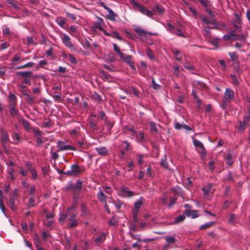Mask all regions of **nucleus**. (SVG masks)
Masks as SVG:
<instances>
[{
    "instance_id": "obj_37",
    "label": "nucleus",
    "mask_w": 250,
    "mask_h": 250,
    "mask_svg": "<svg viewBox=\"0 0 250 250\" xmlns=\"http://www.w3.org/2000/svg\"><path fill=\"white\" fill-rule=\"evenodd\" d=\"M172 33L174 34L177 35L178 36L181 37H185L182 31L180 29H175L174 30L172 31Z\"/></svg>"
},
{
    "instance_id": "obj_2",
    "label": "nucleus",
    "mask_w": 250,
    "mask_h": 250,
    "mask_svg": "<svg viewBox=\"0 0 250 250\" xmlns=\"http://www.w3.org/2000/svg\"><path fill=\"white\" fill-rule=\"evenodd\" d=\"M17 76H21L23 80V83L30 85L31 84V78L33 73L31 71H19L16 72Z\"/></svg>"
},
{
    "instance_id": "obj_7",
    "label": "nucleus",
    "mask_w": 250,
    "mask_h": 250,
    "mask_svg": "<svg viewBox=\"0 0 250 250\" xmlns=\"http://www.w3.org/2000/svg\"><path fill=\"white\" fill-rule=\"evenodd\" d=\"M193 144L194 146L196 148H199L202 150V151L200 152L201 156L202 158H205L206 156L207 153L203 143L197 139H193Z\"/></svg>"
},
{
    "instance_id": "obj_56",
    "label": "nucleus",
    "mask_w": 250,
    "mask_h": 250,
    "mask_svg": "<svg viewBox=\"0 0 250 250\" xmlns=\"http://www.w3.org/2000/svg\"><path fill=\"white\" fill-rule=\"evenodd\" d=\"M201 20L206 24H209V20L206 16H202L200 17Z\"/></svg>"
},
{
    "instance_id": "obj_35",
    "label": "nucleus",
    "mask_w": 250,
    "mask_h": 250,
    "mask_svg": "<svg viewBox=\"0 0 250 250\" xmlns=\"http://www.w3.org/2000/svg\"><path fill=\"white\" fill-rule=\"evenodd\" d=\"M97 197L101 202H105L106 201V196L102 191L98 194Z\"/></svg>"
},
{
    "instance_id": "obj_24",
    "label": "nucleus",
    "mask_w": 250,
    "mask_h": 250,
    "mask_svg": "<svg viewBox=\"0 0 250 250\" xmlns=\"http://www.w3.org/2000/svg\"><path fill=\"white\" fill-rule=\"evenodd\" d=\"M150 130L151 132L157 133L158 132V129L156 126V124L153 122H149Z\"/></svg>"
},
{
    "instance_id": "obj_60",
    "label": "nucleus",
    "mask_w": 250,
    "mask_h": 250,
    "mask_svg": "<svg viewBox=\"0 0 250 250\" xmlns=\"http://www.w3.org/2000/svg\"><path fill=\"white\" fill-rule=\"evenodd\" d=\"M65 14H66V16L68 18H69L73 20H75L76 19V17L74 14L69 13L68 12H66Z\"/></svg>"
},
{
    "instance_id": "obj_3",
    "label": "nucleus",
    "mask_w": 250,
    "mask_h": 250,
    "mask_svg": "<svg viewBox=\"0 0 250 250\" xmlns=\"http://www.w3.org/2000/svg\"><path fill=\"white\" fill-rule=\"evenodd\" d=\"M83 182V180L78 179L77 180L75 185L70 184L67 187V189H70L75 193L74 196L75 198H77L76 193L80 192L81 190Z\"/></svg>"
},
{
    "instance_id": "obj_57",
    "label": "nucleus",
    "mask_w": 250,
    "mask_h": 250,
    "mask_svg": "<svg viewBox=\"0 0 250 250\" xmlns=\"http://www.w3.org/2000/svg\"><path fill=\"white\" fill-rule=\"evenodd\" d=\"M58 24L62 27L66 23V20L65 19H60L58 20Z\"/></svg>"
},
{
    "instance_id": "obj_15",
    "label": "nucleus",
    "mask_w": 250,
    "mask_h": 250,
    "mask_svg": "<svg viewBox=\"0 0 250 250\" xmlns=\"http://www.w3.org/2000/svg\"><path fill=\"white\" fill-rule=\"evenodd\" d=\"M233 154V152L232 151H229L227 154L224 155V158L227 161V164L229 166H231L233 164L232 160Z\"/></svg>"
},
{
    "instance_id": "obj_32",
    "label": "nucleus",
    "mask_w": 250,
    "mask_h": 250,
    "mask_svg": "<svg viewBox=\"0 0 250 250\" xmlns=\"http://www.w3.org/2000/svg\"><path fill=\"white\" fill-rule=\"evenodd\" d=\"M14 172H15V170L13 168H9L8 169L9 177L10 179L12 181H14L16 179V177L14 175Z\"/></svg>"
},
{
    "instance_id": "obj_45",
    "label": "nucleus",
    "mask_w": 250,
    "mask_h": 250,
    "mask_svg": "<svg viewBox=\"0 0 250 250\" xmlns=\"http://www.w3.org/2000/svg\"><path fill=\"white\" fill-rule=\"evenodd\" d=\"M166 241L168 243V244L175 243L176 239L174 237L168 236L166 238Z\"/></svg>"
},
{
    "instance_id": "obj_55",
    "label": "nucleus",
    "mask_w": 250,
    "mask_h": 250,
    "mask_svg": "<svg viewBox=\"0 0 250 250\" xmlns=\"http://www.w3.org/2000/svg\"><path fill=\"white\" fill-rule=\"evenodd\" d=\"M108 224L110 226H116L118 224V222L115 220L114 217H112L108 222Z\"/></svg>"
},
{
    "instance_id": "obj_43",
    "label": "nucleus",
    "mask_w": 250,
    "mask_h": 250,
    "mask_svg": "<svg viewBox=\"0 0 250 250\" xmlns=\"http://www.w3.org/2000/svg\"><path fill=\"white\" fill-rule=\"evenodd\" d=\"M113 49L114 51L116 52L119 56L120 55H123V53L120 51V48L117 44L115 43L113 44Z\"/></svg>"
},
{
    "instance_id": "obj_46",
    "label": "nucleus",
    "mask_w": 250,
    "mask_h": 250,
    "mask_svg": "<svg viewBox=\"0 0 250 250\" xmlns=\"http://www.w3.org/2000/svg\"><path fill=\"white\" fill-rule=\"evenodd\" d=\"M31 173L32 178L33 179H36L38 177L37 171L35 169H30L29 171Z\"/></svg>"
},
{
    "instance_id": "obj_64",
    "label": "nucleus",
    "mask_w": 250,
    "mask_h": 250,
    "mask_svg": "<svg viewBox=\"0 0 250 250\" xmlns=\"http://www.w3.org/2000/svg\"><path fill=\"white\" fill-rule=\"evenodd\" d=\"M108 58H109V61L110 62H113L116 61L115 57L113 54H112V53L110 54L109 55Z\"/></svg>"
},
{
    "instance_id": "obj_14",
    "label": "nucleus",
    "mask_w": 250,
    "mask_h": 250,
    "mask_svg": "<svg viewBox=\"0 0 250 250\" xmlns=\"http://www.w3.org/2000/svg\"><path fill=\"white\" fill-rule=\"evenodd\" d=\"M95 150L100 155L106 156L108 154V150L104 146L96 147Z\"/></svg>"
},
{
    "instance_id": "obj_53",
    "label": "nucleus",
    "mask_w": 250,
    "mask_h": 250,
    "mask_svg": "<svg viewBox=\"0 0 250 250\" xmlns=\"http://www.w3.org/2000/svg\"><path fill=\"white\" fill-rule=\"evenodd\" d=\"M184 66L185 68H186L189 70H192L194 69V66L189 63H188V62L185 63L184 64Z\"/></svg>"
},
{
    "instance_id": "obj_10",
    "label": "nucleus",
    "mask_w": 250,
    "mask_h": 250,
    "mask_svg": "<svg viewBox=\"0 0 250 250\" xmlns=\"http://www.w3.org/2000/svg\"><path fill=\"white\" fill-rule=\"evenodd\" d=\"M234 98V93L232 89L230 88H226L224 93V103L229 102L232 100Z\"/></svg>"
},
{
    "instance_id": "obj_29",
    "label": "nucleus",
    "mask_w": 250,
    "mask_h": 250,
    "mask_svg": "<svg viewBox=\"0 0 250 250\" xmlns=\"http://www.w3.org/2000/svg\"><path fill=\"white\" fill-rule=\"evenodd\" d=\"M121 145L125 151H128L130 148V144L127 141H123Z\"/></svg>"
},
{
    "instance_id": "obj_11",
    "label": "nucleus",
    "mask_w": 250,
    "mask_h": 250,
    "mask_svg": "<svg viewBox=\"0 0 250 250\" xmlns=\"http://www.w3.org/2000/svg\"><path fill=\"white\" fill-rule=\"evenodd\" d=\"M250 121V116H245L243 121H240L239 122V126L238 127V130L240 131L245 130L246 126L248 125Z\"/></svg>"
},
{
    "instance_id": "obj_58",
    "label": "nucleus",
    "mask_w": 250,
    "mask_h": 250,
    "mask_svg": "<svg viewBox=\"0 0 250 250\" xmlns=\"http://www.w3.org/2000/svg\"><path fill=\"white\" fill-rule=\"evenodd\" d=\"M33 132L35 136H41L42 135V132L39 130L38 128L35 127L33 128Z\"/></svg>"
},
{
    "instance_id": "obj_44",
    "label": "nucleus",
    "mask_w": 250,
    "mask_h": 250,
    "mask_svg": "<svg viewBox=\"0 0 250 250\" xmlns=\"http://www.w3.org/2000/svg\"><path fill=\"white\" fill-rule=\"evenodd\" d=\"M81 209L82 212L84 215L88 214V211L86 208V205L85 204L83 203L81 205Z\"/></svg>"
},
{
    "instance_id": "obj_51",
    "label": "nucleus",
    "mask_w": 250,
    "mask_h": 250,
    "mask_svg": "<svg viewBox=\"0 0 250 250\" xmlns=\"http://www.w3.org/2000/svg\"><path fill=\"white\" fill-rule=\"evenodd\" d=\"M111 37L114 38H116L119 40L122 41V39L120 35L117 32H112L111 33Z\"/></svg>"
},
{
    "instance_id": "obj_27",
    "label": "nucleus",
    "mask_w": 250,
    "mask_h": 250,
    "mask_svg": "<svg viewBox=\"0 0 250 250\" xmlns=\"http://www.w3.org/2000/svg\"><path fill=\"white\" fill-rule=\"evenodd\" d=\"M25 96L26 97V101L28 104H32L35 103V98L32 97L29 94V93H28L27 95H25Z\"/></svg>"
},
{
    "instance_id": "obj_63",
    "label": "nucleus",
    "mask_w": 250,
    "mask_h": 250,
    "mask_svg": "<svg viewBox=\"0 0 250 250\" xmlns=\"http://www.w3.org/2000/svg\"><path fill=\"white\" fill-rule=\"evenodd\" d=\"M131 91L135 96H139L140 92L134 87L131 88Z\"/></svg>"
},
{
    "instance_id": "obj_49",
    "label": "nucleus",
    "mask_w": 250,
    "mask_h": 250,
    "mask_svg": "<svg viewBox=\"0 0 250 250\" xmlns=\"http://www.w3.org/2000/svg\"><path fill=\"white\" fill-rule=\"evenodd\" d=\"M68 58L70 62L73 64H76L77 63V60L74 55L69 54Z\"/></svg>"
},
{
    "instance_id": "obj_9",
    "label": "nucleus",
    "mask_w": 250,
    "mask_h": 250,
    "mask_svg": "<svg viewBox=\"0 0 250 250\" xmlns=\"http://www.w3.org/2000/svg\"><path fill=\"white\" fill-rule=\"evenodd\" d=\"M119 57L122 60L127 63L132 69L134 70L135 69L134 62L131 61L132 58L131 55H125L123 53V55H120Z\"/></svg>"
},
{
    "instance_id": "obj_38",
    "label": "nucleus",
    "mask_w": 250,
    "mask_h": 250,
    "mask_svg": "<svg viewBox=\"0 0 250 250\" xmlns=\"http://www.w3.org/2000/svg\"><path fill=\"white\" fill-rule=\"evenodd\" d=\"M214 224V222H210L206 223V224H205L204 225H201L200 227V229H206L207 228H208L210 227L212 225H213Z\"/></svg>"
},
{
    "instance_id": "obj_50",
    "label": "nucleus",
    "mask_w": 250,
    "mask_h": 250,
    "mask_svg": "<svg viewBox=\"0 0 250 250\" xmlns=\"http://www.w3.org/2000/svg\"><path fill=\"white\" fill-rule=\"evenodd\" d=\"M177 201V199L175 198H170V202L167 205L168 207L169 208H171L176 203Z\"/></svg>"
},
{
    "instance_id": "obj_16",
    "label": "nucleus",
    "mask_w": 250,
    "mask_h": 250,
    "mask_svg": "<svg viewBox=\"0 0 250 250\" xmlns=\"http://www.w3.org/2000/svg\"><path fill=\"white\" fill-rule=\"evenodd\" d=\"M198 211V210L186 209L185 211V213L188 217H191L192 218H196L199 216V215L197 213Z\"/></svg>"
},
{
    "instance_id": "obj_41",
    "label": "nucleus",
    "mask_w": 250,
    "mask_h": 250,
    "mask_svg": "<svg viewBox=\"0 0 250 250\" xmlns=\"http://www.w3.org/2000/svg\"><path fill=\"white\" fill-rule=\"evenodd\" d=\"M229 55L233 61L237 60L238 55L235 52H229Z\"/></svg>"
},
{
    "instance_id": "obj_61",
    "label": "nucleus",
    "mask_w": 250,
    "mask_h": 250,
    "mask_svg": "<svg viewBox=\"0 0 250 250\" xmlns=\"http://www.w3.org/2000/svg\"><path fill=\"white\" fill-rule=\"evenodd\" d=\"M20 169L19 173L21 174V176L25 177L27 175V171L24 170L22 167H20Z\"/></svg>"
},
{
    "instance_id": "obj_39",
    "label": "nucleus",
    "mask_w": 250,
    "mask_h": 250,
    "mask_svg": "<svg viewBox=\"0 0 250 250\" xmlns=\"http://www.w3.org/2000/svg\"><path fill=\"white\" fill-rule=\"evenodd\" d=\"M160 165L165 168H168V163L167 162V157L165 155L164 159H162L160 162Z\"/></svg>"
},
{
    "instance_id": "obj_18",
    "label": "nucleus",
    "mask_w": 250,
    "mask_h": 250,
    "mask_svg": "<svg viewBox=\"0 0 250 250\" xmlns=\"http://www.w3.org/2000/svg\"><path fill=\"white\" fill-rule=\"evenodd\" d=\"M152 10L153 12L162 15L164 12V9L160 6L157 3H155L153 7Z\"/></svg>"
},
{
    "instance_id": "obj_33",
    "label": "nucleus",
    "mask_w": 250,
    "mask_h": 250,
    "mask_svg": "<svg viewBox=\"0 0 250 250\" xmlns=\"http://www.w3.org/2000/svg\"><path fill=\"white\" fill-rule=\"evenodd\" d=\"M212 187V185L211 184H208L207 187L204 188L202 189L205 195H207L208 194V193L210 191Z\"/></svg>"
},
{
    "instance_id": "obj_31",
    "label": "nucleus",
    "mask_w": 250,
    "mask_h": 250,
    "mask_svg": "<svg viewBox=\"0 0 250 250\" xmlns=\"http://www.w3.org/2000/svg\"><path fill=\"white\" fill-rule=\"evenodd\" d=\"M246 37L244 34L241 35H237L236 34V36H234V38H233L234 41H241L244 42L246 40Z\"/></svg>"
},
{
    "instance_id": "obj_54",
    "label": "nucleus",
    "mask_w": 250,
    "mask_h": 250,
    "mask_svg": "<svg viewBox=\"0 0 250 250\" xmlns=\"http://www.w3.org/2000/svg\"><path fill=\"white\" fill-rule=\"evenodd\" d=\"M0 208L3 214H5L6 208L3 205V200L0 199Z\"/></svg>"
},
{
    "instance_id": "obj_20",
    "label": "nucleus",
    "mask_w": 250,
    "mask_h": 250,
    "mask_svg": "<svg viewBox=\"0 0 250 250\" xmlns=\"http://www.w3.org/2000/svg\"><path fill=\"white\" fill-rule=\"evenodd\" d=\"M1 140L2 145L9 142L8 135L6 131H3L2 132Z\"/></svg>"
},
{
    "instance_id": "obj_28",
    "label": "nucleus",
    "mask_w": 250,
    "mask_h": 250,
    "mask_svg": "<svg viewBox=\"0 0 250 250\" xmlns=\"http://www.w3.org/2000/svg\"><path fill=\"white\" fill-rule=\"evenodd\" d=\"M52 125L51 120L49 118H45L43 122L44 127H49Z\"/></svg>"
},
{
    "instance_id": "obj_17",
    "label": "nucleus",
    "mask_w": 250,
    "mask_h": 250,
    "mask_svg": "<svg viewBox=\"0 0 250 250\" xmlns=\"http://www.w3.org/2000/svg\"><path fill=\"white\" fill-rule=\"evenodd\" d=\"M135 31L139 35L141 36L146 37L147 35H152V33L146 31L141 28H136L135 29Z\"/></svg>"
},
{
    "instance_id": "obj_62",
    "label": "nucleus",
    "mask_w": 250,
    "mask_h": 250,
    "mask_svg": "<svg viewBox=\"0 0 250 250\" xmlns=\"http://www.w3.org/2000/svg\"><path fill=\"white\" fill-rule=\"evenodd\" d=\"M9 101H17L16 96L10 93L8 96Z\"/></svg>"
},
{
    "instance_id": "obj_48",
    "label": "nucleus",
    "mask_w": 250,
    "mask_h": 250,
    "mask_svg": "<svg viewBox=\"0 0 250 250\" xmlns=\"http://www.w3.org/2000/svg\"><path fill=\"white\" fill-rule=\"evenodd\" d=\"M108 129H111L112 127H113L114 124L112 122H111L109 121V120L107 119L104 121Z\"/></svg>"
},
{
    "instance_id": "obj_1",
    "label": "nucleus",
    "mask_w": 250,
    "mask_h": 250,
    "mask_svg": "<svg viewBox=\"0 0 250 250\" xmlns=\"http://www.w3.org/2000/svg\"><path fill=\"white\" fill-rule=\"evenodd\" d=\"M84 171V168L83 167H80L77 164H74L71 166V169L65 172L64 174L67 176H78L80 175Z\"/></svg>"
},
{
    "instance_id": "obj_5",
    "label": "nucleus",
    "mask_w": 250,
    "mask_h": 250,
    "mask_svg": "<svg viewBox=\"0 0 250 250\" xmlns=\"http://www.w3.org/2000/svg\"><path fill=\"white\" fill-rule=\"evenodd\" d=\"M132 3L134 6L138 7L139 11L143 14H144L150 18H151L152 16H153L152 11L148 10L145 6L140 5L135 1H133L132 2Z\"/></svg>"
},
{
    "instance_id": "obj_22",
    "label": "nucleus",
    "mask_w": 250,
    "mask_h": 250,
    "mask_svg": "<svg viewBox=\"0 0 250 250\" xmlns=\"http://www.w3.org/2000/svg\"><path fill=\"white\" fill-rule=\"evenodd\" d=\"M235 30H231L229 32V34L225 35L224 36L223 38L225 40H229L230 39H233L234 38V36H236V34L235 33Z\"/></svg>"
},
{
    "instance_id": "obj_26",
    "label": "nucleus",
    "mask_w": 250,
    "mask_h": 250,
    "mask_svg": "<svg viewBox=\"0 0 250 250\" xmlns=\"http://www.w3.org/2000/svg\"><path fill=\"white\" fill-rule=\"evenodd\" d=\"M80 132V128L77 127L73 129L70 132V134L72 137L77 138Z\"/></svg>"
},
{
    "instance_id": "obj_47",
    "label": "nucleus",
    "mask_w": 250,
    "mask_h": 250,
    "mask_svg": "<svg viewBox=\"0 0 250 250\" xmlns=\"http://www.w3.org/2000/svg\"><path fill=\"white\" fill-rule=\"evenodd\" d=\"M22 124L25 129H26V130H29L30 129V125L28 121L26 120H23Z\"/></svg>"
},
{
    "instance_id": "obj_40",
    "label": "nucleus",
    "mask_w": 250,
    "mask_h": 250,
    "mask_svg": "<svg viewBox=\"0 0 250 250\" xmlns=\"http://www.w3.org/2000/svg\"><path fill=\"white\" fill-rule=\"evenodd\" d=\"M185 219V216L184 215L182 214L179 215L177 217H176L175 219V223H178L183 221Z\"/></svg>"
},
{
    "instance_id": "obj_23",
    "label": "nucleus",
    "mask_w": 250,
    "mask_h": 250,
    "mask_svg": "<svg viewBox=\"0 0 250 250\" xmlns=\"http://www.w3.org/2000/svg\"><path fill=\"white\" fill-rule=\"evenodd\" d=\"M10 114L11 117H14L18 115L19 111L15 107H9Z\"/></svg>"
},
{
    "instance_id": "obj_12",
    "label": "nucleus",
    "mask_w": 250,
    "mask_h": 250,
    "mask_svg": "<svg viewBox=\"0 0 250 250\" xmlns=\"http://www.w3.org/2000/svg\"><path fill=\"white\" fill-rule=\"evenodd\" d=\"M62 40L63 43L67 47L71 48L73 47V44L70 41L69 36L66 34H64L62 37Z\"/></svg>"
},
{
    "instance_id": "obj_6",
    "label": "nucleus",
    "mask_w": 250,
    "mask_h": 250,
    "mask_svg": "<svg viewBox=\"0 0 250 250\" xmlns=\"http://www.w3.org/2000/svg\"><path fill=\"white\" fill-rule=\"evenodd\" d=\"M235 20L232 22V24L234 27L235 31L237 32H240L242 29L241 23L242 21L239 14H234Z\"/></svg>"
},
{
    "instance_id": "obj_8",
    "label": "nucleus",
    "mask_w": 250,
    "mask_h": 250,
    "mask_svg": "<svg viewBox=\"0 0 250 250\" xmlns=\"http://www.w3.org/2000/svg\"><path fill=\"white\" fill-rule=\"evenodd\" d=\"M106 234L104 232H101L97 234V236L94 238V242L96 246H100L103 244L106 239Z\"/></svg>"
},
{
    "instance_id": "obj_36",
    "label": "nucleus",
    "mask_w": 250,
    "mask_h": 250,
    "mask_svg": "<svg viewBox=\"0 0 250 250\" xmlns=\"http://www.w3.org/2000/svg\"><path fill=\"white\" fill-rule=\"evenodd\" d=\"M146 55L147 56L152 60H153L155 59V57L153 54V52L151 50V49L150 48H147L146 49Z\"/></svg>"
},
{
    "instance_id": "obj_42",
    "label": "nucleus",
    "mask_w": 250,
    "mask_h": 250,
    "mask_svg": "<svg viewBox=\"0 0 250 250\" xmlns=\"http://www.w3.org/2000/svg\"><path fill=\"white\" fill-rule=\"evenodd\" d=\"M21 91L23 95H27L29 93L28 91L26 89V86L25 85H21L20 86Z\"/></svg>"
},
{
    "instance_id": "obj_34",
    "label": "nucleus",
    "mask_w": 250,
    "mask_h": 250,
    "mask_svg": "<svg viewBox=\"0 0 250 250\" xmlns=\"http://www.w3.org/2000/svg\"><path fill=\"white\" fill-rule=\"evenodd\" d=\"M34 202L35 197L33 196H32L29 198V200L27 205V207L28 208H32L35 207L36 205L34 204Z\"/></svg>"
},
{
    "instance_id": "obj_13",
    "label": "nucleus",
    "mask_w": 250,
    "mask_h": 250,
    "mask_svg": "<svg viewBox=\"0 0 250 250\" xmlns=\"http://www.w3.org/2000/svg\"><path fill=\"white\" fill-rule=\"evenodd\" d=\"M143 197H141L139 200L135 202L133 212H138L143 204Z\"/></svg>"
},
{
    "instance_id": "obj_4",
    "label": "nucleus",
    "mask_w": 250,
    "mask_h": 250,
    "mask_svg": "<svg viewBox=\"0 0 250 250\" xmlns=\"http://www.w3.org/2000/svg\"><path fill=\"white\" fill-rule=\"evenodd\" d=\"M118 194L124 197H131L134 195L133 192L128 190L126 186H122L118 188Z\"/></svg>"
},
{
    "instance_id": "obj_52",
    "label": "nucleus",
    "mask_w": 250,
    "mask_h": 250,
    "mask_svg": "<svg viewBox=\"0 0 250 250\" xmlns=\"http://www.w3.org/2000/svg\"><path fill=\"white\" fill-rule=\"evenodd\" d=\"M230 77L232 83L235 85L238 84L239 82L236 76L234 75H231Z\"/></svg>"
},
{
    "instance_id": "obj_59",
    "label": "nucleus",
    "mask_w": 250,
    "mask_h": 250,
    "mask_svg": "<svg viewBox=\"0 0 250 250\" xmlns=\"http://www.w3.org/2000/svg\"><path fill=\"white\" fill-rule=\"evenodd\" d=\"M235 218H236L235 214H231L229 219V222L230 224H233Z\"/></svg>"
},
{
    "instance_id": "obj_25",
    "label": "nucleus",
    "mask_w": 250,
    "mask_h": 250,
    "mask_svg": "<svg viewBox=\"0 0 250 250\" xmlns=\"http://www.w3.org/2000/svg\"><path fill=\"white\" fill-rule=\"evenodd\" d=\"M34 65V63L33 62H28L27 63H26L23 65L16 67L15 69H23V68H29V67H32Z\"/></svg>"
},
{
    "instance_id": "obj_19",
    "label": "nucleus",
    "mask_w": 250,
    "mask_h": 250,
    "mask_svg": "<svg viewBox=\"0 0 250 250\" xmlns=\"http://www.w3.org/2000/svg\"><path fill=\"white\" fill-rule=\"evenodd\" d=\"M15 199L14 197H10L9 199V204L8 206L12 211H15L17 209V207L15 206Z\"/></svg>"
},
{
    "instance_id": "obj_21",
    "label": "nucleus",
    "mask_w": 250,
    "mask_h": 250,
    "mask_svg": "<svg viewBox=\"0 0 250 250\" xmlns=\"http://www.w3.org/2000/svg\"><path fill=\"white\" fill-rule=\"evenodd\" d=\"M67 150H72L75 151L77 150V149L75 147H73L69 145H62V146H60V147H59L58 151H62Z\"/></svg>"
},
{
    "instance_id": "obj_30",
    "label": "nucleus",
    "mask_w": 250,
    "mask_h": 250,
    "mask_svg": "<svg viewBox=\"0 0 250 250\" xmlns=\"http://www.w3.org/2000/svg\"><path fill=\"white\" fill-rule=\"evenodd\" d=\"M108 12L109 14L107 16V18L111 21H114L116 15L110 8L109 9Z\"/></svg>"
}]
</instances>
